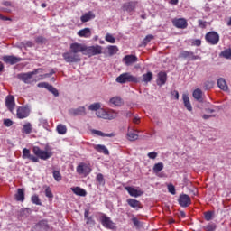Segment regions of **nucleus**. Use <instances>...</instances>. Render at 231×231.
Instances as JSON below:
<instances>
[{
    "label": "nucleus",
    "mask_w": 231,
    "mask_h": 231,
    "mask_svg": "<svg viewBox=\"0 0 231 231\" xmlns=\"http://www.w3.org/2000/svg\"><path fill=\"white\" fill-rule=\"evenodd\" d=\"M32 152L34 155H32L28 148H23L22 158L29 159L32 162L37 163L39 162V159L47 161L53 156V152L50 150L48 145L45 146V150H41L40 146H33Z\"/></svg>",
    "instance_id": "nucleus-1"
},
{
    "label": "nucleus",
    "mask_w": 231,
    "mask_h": 231,
    "mask_svg": "<svg viewBox=\"0 0 231 231\" xmlns=\"http://www.w3.org/2000/svg\"><path fill=\"white\" fill-rule=\"evenodd\" d=\"M42 70V69H37L33 71L26 72V73H19L17 78L19 80L23 81L24 84H32L33 82H37L38 79H35L33 76L38 74V72Z\"/></svg>",
    "instance_id": "nucleus-2"
},
{
    "label": "nucleus",
    "mask_w": 231,
    "mask_h": 231,
    "mask_svg": "<svg viewBox=\"0 0 231 231\" xmlns=\"http://www.w3.org/2000/svg\"><path fill=\"white\" fill-rule=\"evenodd\" d=\"M116 81L119 84H125V83H139L140 79L138 77L134 76L133 74H131L130 72H125L120 74Z\"/></svg>",
    "instance_id": "nucleus-3"
},
{
    "label": "nucleus",
    "mask_w": 231,
    "mask_h": 231,
    "mask_svg": "<svg viewBox=\"0 0 231 231\" xmlns=\"http://www.w3.org/2000/svg\"><path fill=\"white\" fill-rule=\"evenodd\" d=\"M62 58L66 63H78L81 61L80 56L73 52L71 50L62 53Z\"/></svg>",
    "instance_id": "nucleus-4"
},
{
    "label": "nucleus",
    "mask_w": 231,
    "mask_h": 231,
    "mask_svg": "<svg viewBox=\"0 0 231 231\" xmlns=\"http://www.w3.org/2000/svg\"><path fill=\"white\" fill-rule=\"evenodd\" d=\"M206 42L210 45H217L220 42V35L215 31H211L205 35Z\"/></svg>",
    "instance_id": "nucleus-5"
},
{
    "label": "nucleus",
    "mask_w": 231,
    "mask_h": 231,
    "mask_svg": "<svg viewBox=\"0 0 231 231\" xmlns=\"http://www.w3.org/2000/svg\"><path fill=\"white\" fill-rule=\"evenodd\" d=\"M97 116L106 120H113L117 117V113L116 111L106 112L105 109H99L97 111Z\"/></svg>",
    "instance_id": "nucleus-6"
},
{
    "label": "nucleus",
    "mask_w": 231,
    "mask_h": 231,
    "mask_svg": "<svg viewBox=\"0 0 231 231\" xmlns=\"http://www.w3.org/2000/svg\"><path fill=\"white\" fill-rule=\"evenodd\" d=\"M87 45L79 42H72L69 45V51L75 54L82 53L86 55Z\"/></svg>",
    "instance_id": "nucleus-7"
},
{
    "label": "nucleus",
    "mask_w": 231,
    "mask_h": 231,
    "mask_svg": "<svg viewBox=\"0 0 231 231\" xmlns=\"http://www.w3.org/2000/svg\"><path fill=\"white\" fill-rule=\"evenodd\" d=\"M179 58L188 60L189 61H195L202 60L201 56L196 55L193 51H182L179 54Z\"/></svg>",
    "instance_id": "nucleus-8"
},
{
    "label": "nucleus",
    "mask_w": 231,
    "mask_h": 231,
    "mask_svg": "<svg viewBox=\"0 0 231 231\" xmlns=\"http://www.w3.org/2000/svg\"><path fill=\"white\" fill-rule=\"evenodd\" d=\"M138 4V1H127L122 5V11L127 14L134 13Z\"/></svg>",
    "instance_id": "nucleus-9"
},
{
    "label": "nucleus",
    "mask_w": 231,
    "mask_h": 231,
    "mask_svg": "<svg viewBox=\"0 0 231 231\" xmlns=\"http://www.w3.org/2000/svg\"><path fill=\"white\" fill-rule=\"evenodd\" d=\"M76 172L79 175L88 176L92 172V168L86 162H80L76 168Z\"/></svg>",
    "instance_id": "nucleus-10"
},
{
    "label": "nucleus",
    "mask_w": 231,
    "mask_h": 231,
    "mask_svg": "<svg viewBox=\"0 0 231 231\" xmlns=\"http://www.w3.org/2000/svg\"><path fill=\"white\" fill-rule=\"evenodd\" d=\"M171 23L175 28L180 30H185L189 26L188 20L186 18H173Z\"/></svg>",
    "instance_id": "nucleus-11"
},
{
    "label": "nucleus",
    "mask_w": 231,
    "mask_h": 231,
    "mask_svg": "<svg viewBox=\"0 0 231 231\" xmlns=\"http://www.w3.org/2000/svg\"><path fill=\"white\" fill-rule=\"evenodd\" d=\"M100 223L106 229L114 230L116 228V224L106 215L100 217Z\"/></svg>",
    "instance_id": "nucleus-12"
},
{
    "label": "nucleus",
    "mask_w": 231,
    "mask_h": 231,
    "mask_svg": "<svg viewBox=\"0 0 231 231\" xmlns=\"http://www.w3.org/2000/svg\"><path fill=\"white\" fill-rule=\"evenodd\" d=\"M102 54V46H86L85 55L96 56Z\"/></svg>",
    "instance_id": "nucleus-13"
},
{
    "label": "nucleus",
    "mask_w": 231,
    "mask_h": 231,
    "mask_svg": "<svg viewBox=\"0 0 231 231\" xmlns=\"http://www.w3.org/2000/svg\"><path fill=\"white\" fill-rule=\"evenodd\" d=\"M5 105L10 113H14L16 106L14 96L7 95L5 97Z\"/></svg>",
    "instance_id": "nucleus-14"
},
{
    "label": "nucleus",
    "mask_w": 231,
    "mask_h": 231,
    "mask_svg": "<svg viewBox=\"0 0 231 231\" xmlns=\"http://www.w3.org/2000/svg\"><path fill=\"white\" fill-rule=\"evenodd\" d=\"M30 116V108L28 106H18L16 109V117L18 119H25Z\"/></svg>",
    "instance_id": "nucleus-15"
},
{
    "label": "nucleus",
    "mask_w": 231,
    "mask_h": 231,
    "mask_svg": "<svg viewBox=\"0 0 231 231\" xmlns=\"http://www.w3.org/2000/svg\"><path fill=\"white\" fill-rule=\"evenodd\" d=\"M2 60L5 64L14 65L22 61V58L14 55H5L2 57Z\"/></svg>",
    "instance_id": "nucleus-16"
},
{
    "label": "nucleus",
    "mask_w": 231,
    "mask_h": 231,
    "mask_svg": "<svg viewBox=\"0 0 231 231\" xmlns=\"http://www.w3.org/2000/svg\"><path fill=\"white\" fill-rule=\"evenodd\" d=\"M178 202L180 207L188 208L191 205V199L189 195H180Z\"/></svg>",
    "instance_id": "nucleus-17"
},
{
    "label": "nucleus",
    "mask_w": 231,
    "mask_h": 231,
    "mask_svg": "<svg viewBox=\"0 0 231 231\" xmlns=\"http://www.w3.org/2000/svg\"><path fill=\"white\" fill-rule=\"evenodd\" d=\"M125 189L131 197L134 198H138L143 195V191H141V189H135V188H133V186H125Z\"/></svg>",
    "instance_id": "nucleus-18"
},
{
    "label": "nucleus",
    "mask_w": 231,
    "mask_h": 231,
    "mask_svg": "<svg viewBox=\"0 0 231 231\" xmlns=\"http://www.w3.org/2000/svg\"><path fill=\"white\" fill-rule=\"evenodd\" d=\"M126 202L132 208H135L136 210L143 208L142 202L136 200V199H127Z\"/></svg>",
    "instance_id": "nucleus-19"
},
{
    "label": "nucleus",
    "mask_w": 231,
    "mask_h": 231,
    "mask_svg": "<svg viewBox=\"0 0 231 231\" xmlns=\"http://www.w3.org/2000/svg\"><path fill=\"white\" fill-rule=\"evenodd\" d=\"M167 78H168V76H167L166 72L160 71L158 73V78H157V80H156L157 85L160 86V87L165 85L166 82H167Z\"/></svg>",
    "instance_id": "nucleus-20"
},
{
    "label": "nucleus",
    "mask_w": 231,
    "mask_h": 231,
    "mask_svg": "<svg viewBox=\"0 0 231 231\" xmlns=\"http://www.w3.org/2000/svg\"><path fill=\"white\" fill-rule=\"evenodd\" d=\"M69 114L71 116H84L87 115L86 107L85 106H79L78 108H71L69 110Z\"/></svg>",
    "instance_id": "nucleus-21"
},
{
    "label": "nucleus",
    "mask_w": 231,
    "mask_h": 231,
    "mask_svg": "<svg viewBox=\"0 0 231 231\" xmlns=\"http://www.w3.org/2000/svg\"><path fill=\"white\" fill-rule=\"evenodd\" d=\"M35 227L40 231H50L51 226L47 220H41L36 225Z\"/></svg>",
    "instance_id": "nucleus-22"
},
{
    "label": "nucleus",
    "mask_w": 231,
    "mask_h": 231,
    "mask_svg": "<svg viewBox=\"0 0 231 231\" xmlns=\"http://www.w3.org/2000/svg\"><path fill=\"white\" fill-rule=\"evenodd\" d=\"M123 61L126 66H131L132 64L135 63L138 61V57L135 55H125L123 58Z\"/></svg>",
    "instance_id": "nucleus-23"
},
{
    "label": "nucleus",
    "mask_w": 231,
    "mask_h": 231,
    "mask_svg": "<svg viewBox=\"0 0 231 231\" xmlns=\"http://www.w3.org/2000/svg\"><path fill=\"white\" fill-rule=\"evenodd\" d=\"M77 35L80 38H90L92 36L91 29L88 27H86L84 29H81L78 31Z\"/></svg>",
    "instance_id": "nucleus-24"
},
{
    "label": "nucleus",
    "mask_w": 231,
    "mask_h": 231,
    "mask_svg": "<svg viewBox=\"0 0 231 231\" xmlns=\"http://www.w3.org/2000/svg\"><path fill=\"white\" fill-rule=\"evenodd\" d=\"M96 18V14L92 11H88L80 16V21L82 23H86Z\"/></svg>",
    "instance_id": "nucleus-25"
},
{
    "label": "nucleus",
    "mask_w": 231,
    "mask_h": 231,
    "mask_svg": "<svg viewBox=\"0 0 231 231\" xmlns=\"http://www.w3.org/2000/svg\"><path fill=\"white\" fill-rule=\"evenodd\" d=\"M94 150L99 153H102L104 155L108 156L110 154V152L108 148L105 144H95Z\"/></svg>",
    "instance_id": "nucleus-26"
},
{
    "label": "nucleus",
    "mask_w": 231,
    "mask_h": 231,
    "mask_svg": "<svg viewBox=\"0 0 231 231\" xmlns=\"http://www.w3.org/2000/svg\"><path fill=\"white\" fill-rule=\"evenodd\" d=\"M182 100H183L184 106L187 108V110L189 112H192L193 106L191 105L189 94L184 93L182 95Z\"/></svg>",
    "instance_id": "nucleus-27"
},
{
    "label": "nucleus",
    "mask_w": 231,
    "mask_h": 231,
    "mask_svg": "<svg viewBox=\"0 0 231 231\" xmlns=\"http://www.w3.org/2000/svg\"><path fill=\"white\" fill-rule=\"evenodd\" d=\"M192 96L194 99L197 100L198 102H203V91L201 88H196L193 91Z\"/></svg>",
    "instance_id": "nucleus-28"
},
{
    "label": "nucleus",
    "mask_w": 231,
    "mask_h": 231,
    "mask_svg": "<svg viewBox=\"0 0 231 231\" xmlns=\"http://www.w3.org/2000/svg\"><path fill=\"white\" fill-rule=\"evenodd\" d=\"M24 189L23 188H19L17 189V192L15 193V200L23 202L25 199V193Z\"/></svg>",
    "instance_id": "nucleus-29"
},
{
    "label": "nucleus",
    "mask_w": 231,
    "mask_h": 231,
    "mask_svg": "<svg viewBox=\"0 0 231 231\" xmlns=\"http://www.w3.org/2000/svg\"><path fill=\"white\" fill-rule=\"evenodd\" d=\"M89 214H90V211L88 209H86L84 212V218L86 219V224L88 226H95L96 222L92 217H89Z\"/></svg>",
    "instance_id": "nucleus-30"
},
{
    "label": "nucleus",
    "mask_w": 231,
    "mask_h": 231,
    "mask_svg": "<svg viewBox=\"0 0 231 231\" xmlns=\"http://www.w3.org/2000/svg\"><path fill=\"white\" fill-rule=\"evenodd\" d=\"M71 191L80 197H86L87 196V191L86 189H82V188H79V186H76L75 188H71Z\"/></svg>",
    "instance_id": "nucleus-31"
},
{
    "label": "nucleus",
    "mask_w": 231,
    "mask_h": 231,
    "mask_svg": "<svg viewBox=\"0 0 231 231\" xmlns=\"http://www.w3.org/2000/svg\"><path fill=\"white\" fill-rule=\"evenodd\" d=\"M217 86L223 91H228V85L226 84V80L224 78H219L217 79Z\"/></svg>",
    "instance_id": "nucleus-32"
},
{
    "label": "nucleus",
    "mask_w": 231,
    "mask_h": 231,
    "mask_svg": "<svg viewBox=\"0 0 231 231\" xmlns=\"http://www.w3.org/2000/svg\"><path fill=\"white\" fill-rule=\"evenodd\" d=\"M32 132V125L30 122H26L23 125L22 133L25 134H30Z\"/></svg>",
    "instance_id": "nucleus-33"
},
{
    "label": "nucleus",
    "mask_w": 231,
    "mask_h": 231,
    "mask_svg": "<svg viewBox=\"0 0 231 231\" xmlns=\"http://www.w3.org/2000/svg\"><path fill=\"white\" fill-rule=\"evenodd\" d=\"M106 50L109 56H114L119 51V49L116 45H108Z\"/></svg>",
    "instance_id": "nucleus-34"
},
{
    "label": "nucleus",
    "mask_w": 231,
    "mask_h": 231,
    "mask_svg": "<svg viewBox=\"0 0 231 231\" xmlns=\"http://www.w3.org/2000/svg\"><path fill=\"white\" fill-rule=\"evenodd\" d=\"M93 133L98 136H101V137H115L116 136V134L115 133H109V134H106L104 132H102L101 130H93Z\"/></svg>",
    "instance_id": "nucleus-35"
},
{
    "label": "nucleus",
    "mask_w": 231,
    "mask_h": 231,
    "mask_svg": "<svg viewBox=\"0 0 231 231\" xmlns=\"http://www.w3.org/2000/svg\"><path fill=\"white\" fill-rule=\"evenodd\" d=\"M109 102L116 106H121L123 105V100L120 97H114L110 98Z\"/></svg>",
    "instance_id": "nucleus-36"
},
{
    "label": "nucleus",
    "mask_w": 231,
    "mask_h": 231,
    "mask_svg": "<svg viewBox=\"0 0 231 231\" xmlns=\"http://www.w3.org/2000/svg\"><path fill=\"white\" fill-rule=\"evenodd\" d=\"M153 79V73L148 71L147 73L143 74V80L144 83H149Z\"/></svg>",
    "instance_id": "nucleus-37"
},
{
    "label": "nucleus",
    "mask_w": 231,
    "mask_h": 231,
    "mask_svg": "<svg viewBox=\"0 0 231 231\" xmlns=\"http://www.w3.org/2000/svg\"><path fill=\"white\" fill-rule=\"evenodd\" d=\"M56 130L58 132L59 134H67V126L63 124H59L56 127Z\"/></svg>",
    "instance_id": "nucleus-38"
},
{
    "label": "nucleus",
    "mask_w": 231,
    "mask_h": 231,
    "mask_svg": "<svg viewBox=\"0 0 231 231\" xmlns=\"http://www.w3.org/2000/svg\"><path fill=\"white\" fill-rule=\"evenodd\" d=\"M163 169H164L163 162H157V164H154V166L152 168L153 172H155V173L161 172L162 171H163Z\"/></svg>",
    "instance_id": "nucleus-39"
},
{
    "label": "nucleus",
    "mask_w": 231,
    "mask_h": 231,
    "mask_svg": "<svg viewBox=\"0 0 231 231\" xmlns=\"http://www.w3.org/2000/svg\"><path fill=\"white\" fill-rule=\"evenodd\" d=\"M105 41L110 44H115L116 42V37H114L111 33H106L105 36Z\"/></svg>",
    "instance_id": "nucleus-40"
},
{
    "label": "nucleus",
    "mask_w": 231,
    "mask_h": 231,
    "mask_svg": "<svg viewBox=\"0 0 231 231\" xmlns=\"http://www.w3.org/2000/svg\"><path fill=\"white\" fill-rule=\"evenodd\" d=\"M31 201H32V204L37 205V206H42V205L39 195H32L31 197Z\"/></svg>",
    "instance_id": "nucleus-41"
},
{
    "label": "nucleus",
    "mask_w": 231,
    "mask_h": 231,
    "mask_svg": "<svg viewBox=\"0 0 231 231\" xmlns=\"http://www.w3.org/2000/svg\"><path fill=\"white\" fill-rule=\"evenodd\" d=\"M52 176H53V179L55 180V181L59 182L62 180V175L60 173V171H59L58 170H54L52 171Z\"/></svg>",
    "instance_id": "nucleus-42"
},
{
    "label": "nucleus",
    "mask_w": 231,
    "mask_h": 231,
    "mask_svg": "<svg viewBox=\"0 0 231 231\" xmlns=\"http://www.w3.org/2000/svg\"><path fill=\"white\" fill-rule=\"evenodd\" d=\"M215 82L213 80H207L204 82V88L206 90H210L214 88Z\"/></svg>",
    "instance_id": "nucleus-43"
},
{
    "label": "nucleus",
    "mask_w": 231,
    "mask_h": 231,
    "mask_svg": "<svg viewBox=\"0 0 231 231\" xmlns=\"http://www.w3.org/2000/svg\"><path fill=\"white\" fill-rule=\"evenodd\" d=\"M100 108H101V104L98 102L93 103L88 106V110L90 111H97V110H100Z\"/></svg>",
    "instance_id": "nucleus-44"
},
{
    "label": "nucleus",
    "mask_w": 231,
    "mask_h": 231,
    "mask_svg": "<svg viewBox=\"0 0 231 231\" xmlns=\"http://www.w3.org/2000/svg\"><path fill=\"white\" fill-rule=\"evenodd\" d=\"M127 137H128L129 141L134 142V141L138 140L139 134H135V133H133V132H128L127 133Z\"/></svg>",
    "instance_id": "nucleus-45"
},
{
    "label": "nucleus",
    "mask_w": 231,
    "mask_h": 231,
    "mask_svg": "<svg viewBox=\"0 0 231 231\" xmlns=\"http://www.w3.org/2000/svg\"><path fill=\"white\" fill-rule=\"evenodd\" d=\"M47 90L51 92L54 97H59L60 95L59 90L56 88H54L52 85L49 84Z\"/></svg>",
    "instance_id": "nucleus-46"
},
{
    "label": "nucleus",
    "mask_w": 231,
    "mask_h": 231,
    "mask_svg": "<svg viewBox=\"0 0 231 231\" xmlns=\"http://www.w3.org/2000/svg\"><path fill=\"white\" fill-rule=\"evenodd\" d=\"M44 189H45V197H47L48 199H53L54 198V195L50 188V186H44Z\"/></svg>",
    "instance_id": "nucleus-47"
},
{
    "label": "nucleus",
    "mask_w": 231,
    "mask_h": 231,
    "mask_svg": "<svg viewBox=\"0 0 231 231\" xmlns=\"http://www.w3.org/2000/svg\"><path fill=\"white\" fill-rule=\"evenodd\" d=\"M54 74H55L54 69H51L49 73H45V74H43V75H39L37 80H42V79H45V78H51V77H52Z\"/></svg>",
    "instance_id": "nucleus-48"
},
{
    "label": "nucleus",
    "mask_w": 231,
    "mask_h": 231,
    "mask_svg": "<svg viewBox=\"0 0 231 231\" xmlns=\"http://www.w3.org/2000/svg\"><path fill=\"white\" fill-rule=\"evenodd\" d=\"M154 39V36L152 34H148L145 36V38L143 40V46H147L148 43H150Z\"/></svg>",
    "instance_id": "nucleus-49"
},
{
    "label": "nucleus",
    "mask_w": 231,
    "mask_h": 231,
    "mask_svg": "<svg viewBox=\"0 0 231 231\" xmlns=\"http://www.w3.org/2000/svg\"><path fill=\"white\" fill-rule=\"evenodd\" d=\"M221 56L225 59H230L231 58V49H226L221 51Z\"/></svg>",
    "instance_id": "nucleus-50"
},
{
    "label": "nucleus",
    "mask_w": 231,
    "mask_h": 231,
    "mask_svg": "<svg viewBox=\"0 0 231 231\" xmlns=\"http://www.w3.org/2000/svg\"><path fill=\"white\" fill-rule=\"evenodd\" d=\"M205 231H216L217 230V225L214 223L208 224L206 226L203 227Z\"/></svg>",
    "instance_id": "nucleus-51"
},
{
    "label": "nucleus",
    "mask_w": 231,
    "mask_h": 231,
    "mask_svg": "<svg viewBox=\"0 0 231 231\" xmlns=\"http://www.w3.org/2000/svg\"><path fill=\"white\" fill-rule=\"evenodd\" d=\"M96 180L99 183V184H105V179H104V175L103 173H97V177H96Z\"/></svg>",
    "instance_id": "nucleus-52"
},
{
    "label": "nucleus",
    "mask_w": 231,
    "mask_h": 231,
    "mask_svg": "<svg viewBox=\"0 0 231 231\" xmlns=\"http://www.w3.org/2000/svg\"><path fill=\"white\" fill-rule=\"evenodd\" d=\"M3 125L5 126V127H11L13 125H14V122L13 120H11L10 118H5L3 120Z\"/></svg>",
    "instance_id": "nucleus-53"
},
{
    "label": "nucleus",
    "mask_w": 231,
    "mask_h": 231,
    "mask_svg": "<svg viewBox=\"0 0 231 231\" xmlns=\"http://www.w3.org/2000/svg\"><path fill=\"white\" fill-rule=\"evenodd\" d=\"M35 42L37 44H44L46 42V38H44L43 36H37L35 38Z\"/></svg>",
    "instance_id": "nucleus-54"
},
{
    "label": "nucleus",
    "mask_w": 231,
    "mask_h": 231,
    "mask_svg": "<svg viewBox=\"0 0 231 231\" xmlns=\"http://www.w3.org/2000/svg\"><path fill=\"white\" fill-rule=\"evenodd\" d=\"M168 191L172 194V195H176V188L175 186H173V184H169L168 185Z\"/></svg>",
    "instance_id": "nucleus-55"
},
{
    "label": "nucleus",
    "mask_w": 231,
    "mask_h": 231,
    "mask_svg": "<svg viewBox=\"0 0 231 231\" xmlns=\"http://www.w3.org/2000/svg\"><path fill=\"white\" fill-rule=\"evenodd\" d=\"M147 156L151 160H155L158 157V153L157 152H150L149 153H147Z\"/></svg>",
    "instance_id": "nucleus-56"
},
{
    "label": "nucleus",
    "mask_w": 231,
    "mask_h": 231,
    "mask_svg": "<svg viewBox=\"0 0 231 231\" xmlns=\"http://www.w3.org/2000/svg\"><path fill=\"white\" fill-rule=\"evenodd\" d=\"M198 23H199V26L202 29H206L207 28V22L206 21H203L201 19H199L198 21Z\"/></svg>",
    "instance_id": "nucleus-57"
},
{
    "label": "nucleus",
    "mask_w": 231,
    "mask_h": 231,
    "mask_svg": "<svg viewBox=\"0 0 231 231\" xmlns=\"http://www.w3.org/2000/svg\"><path fill=\"white\" fill-rule=\"evenodd\" d=\"M212 218H213V213L212 212L208 211V212L205 213V219L207 221H210V220H212Z\"/></svg>",
    "instance_id": "nucleus-58"
},
{
    "label": "nucleus",
    "mask_w": 231,
    "mask_h": 231,
    "mask_svg": "<svg viewBox=\"0 0 231 231\" xmlns=\"http://www.w3.org/2000/svg\"><path fill=\"white\" fill-rule=\"evenodd\" d=\"M49 86H50V84L47 82H40L37 84L38 88H44L46 89L49 88Z\"/></svg>",
    "instance_id": "nucleus-59"
},
{
    "label": "nucleus",
    "mask_w": 231,
    "mask_h": 231,
    "mask_svg": "<svg viewBox=\"0 0 231 231\" xmlns=\"http://www.w3.org/2000/svg\"><path fill=\"white\" fill-rule=\"evenodd\" d=\"M201 44H202V41L200 39H196L192 42V45L197 46V47H200Z\"/></svg>",
    "instance_id": "nucleus-60"
},
{
    "label": "nucleus",
    "mask_w": 231,
    "mask_h": 231,
    "mask_svg": "<svg viewBox=\"0 0 231 231\" xmlns=\"http://www.w3.org/2000/svg\"><path fill=\"white\" fill-rule=\"evenodd\" d=\"M171 95L174 96L175 99L176 100H179L180 99V93L178 90H174L171 92Z\"/></svg>",
    "instance_id": "nucleus-61"
},
{
    "label": "nucleus",
    "mask_w": 231,
    "mask_h": 231,
    "mask_svg": "<svg viewBox=\"0 0 231 231\" xmlns=\"http://www.w3.org/2000/svg\"><path fill=\"white\" fill-rule=\"evenodd\" d=\"M132 222L135 226H138L140 225V221L136 217H134L132 219Z\"/></svg>",
    "instance_id": "nucleus-62"
},
{
    "label": "nucleus",
    "mask_w": 231,
    "mask_h": 231,
    "mask_svg": "<svg viewBox=\"0 0 231 231\" xmlns=\"http://www.w3.org/2000/svg\"><path fill=\"white\" fill-rule=\"evenodd\" d=\"M0 20L1 21H11V18L7 16H4L3 14H0Z\"/></svg>",
    "instance_id": "nucleus-63"
},
{
    "label": "nucleus",
    "mask_w": 231,
    "mask_h": 231,
    "mask_svg": "<svg viewBox=\"0 0 231 231\" xmlns=\"http://www.w3.org/2000/svg\"><path fill=\"white\" fill-rule=\"evenodd\" d=\"M133 123L135 124V125H138L140 123V118L139 117H134L133 119Z\"/></svg>",
    "instance_id": "nucleus-64"
}]
</instances>
